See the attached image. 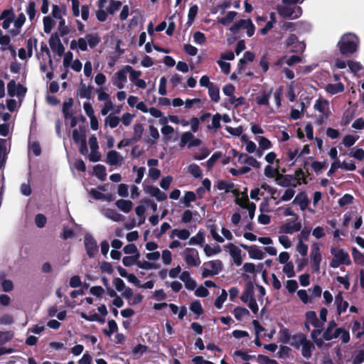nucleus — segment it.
I'll return each mask as SVG.
<instances>
[{
    "label": "nucleus",
    "mask_w": 364,
    "mask_h": 364,
    "mask_svg": "<svg viewBox=\"0 0 364 364\" xmlns=\"http://www.w3.org/2000/svg\"><path fill=\"white\" fill-rule=\"evenodd\" d=\"M60 42V39L57 33H52L49 39V46L53 51L55 50V48Z\"/></svg>",
    "instance_id": "nucleus-61"
},
{
    "label": "nucleus",
    "mask_w": 364,
    "mask_h": 364,
    "mask_svg": "<svg viewBox=\"0 0 364 364\" xmlns=\"http://www.w3.org/2000/svg\"><path fill=\"white\" fill-rule=\"evenodd\" d=\"M264 253L256 245H252L249 250V257L254 259H262Z\"/></svg>",
    "instance_id": "nucleus-25"
},
{
    "label": "nucleus",
    "mask_w": 364,
    "mask_h": 364,
    "mask_svg": "<svg viewBox=\"0 0 364 364\" xmlns=\"http://www.w3.org/2000/svg\"><path fill=\"white\" fill-rule=\"evenodd\" d=\"M205 241V233L202 230H200L196 236H193L190 238L188 241V245H202Z\"/></svg>",
    "instance_id": "nucleus-27"
},
{
    "label": "nucleus",
    "mask_w": 364,
    "mask_h": 364,
    "mask_svg": "<svg viewBox=\"0 0 364 364\" xmlns=\"http://www.w3.org/2000/svg\"><path fill=\"white\" fill-rule=\"evenodd\" d=\"M223 154L221 151L215 152L210 158L206 161L205 166L208 170H211L215 163L222 157Z\"/></svg>",
    "instance_id": "nucleus-39"
},
{
    "label": "nucleus",
    "mask_w": 364,
    "mask_h": 364,
    "mask_svg": "<svg viewBox=\"0 0 364 364\" xmlns=\"http://www.w3.org/2000/svg\"><path fill=\"white\" fill-rule=\"evenodd\" d=\"M254 285L251 281L246 282L245 291L240 296V299L244 303H247L252 299H255L254 296Z\"/></svg>",
    "instance_id": "nucleus-11"
},
{
    "label": "nucleus",
    "mask_w": 364,
    "mask_h": 364,
    "mask_svg": "<svg viewBox=\"0 0 364 364\" xmlns=\"http://www.w3.org/2000/svg\"><path fill=\"white\" fill-rule=\"evenodd\" d=\"M322 259L319 244L314 242L311 247L310 262L314 272H318L320 269V264Z\"/></svg>",
    "instance_id": "nucleus-4"
},
{
    "label": "nucleus",
    "mask_w": 364,
    "mask_h": 364,
    "mask_svg": "<svg viewBox=\"0 0 364 364\" xmlns=\"http://www.w3.org/2000/svg\"><path fill=\"white\" fill-rule=\"evenodd\" d=\"M137 266L139 268L146 269V270L158 269L159 267V265L158 264L150 262L145 261V260H144L143 262H138Z\"/></svg>",
    "instance_id": "nucleus-53"
},
{
    "label": "nucleus",
    "mask_w": 364,
    "mask_h": 364,
    "mask_svg": "<svg viewBox=\"0 0 364 364\" xmlns=\"http://www.w3.org/2000/svg\"><path fill=\"white\" fill-rule=\"evenodd\" d=\"M305 317L307 322L311 323V324L316 328H323V323L318 321L316 313L314 311H307L305 314Z\"/></svg>",
    "instance_id": "nucleus-18"
},
{
    "label": "nucleus",
    "mask_w": 364,
    "mask_h": 364,
    "mask_svg": "<svg viewBox=\"0 0 364 364\" xmlns=\"http://www.w3.org/2000/svg\"><path fill=\"white\" fill-rule=\"evenodd\" d=\"M283 272L286 274V275L289 277H294L295 276V272L294 269V264L292 262H289L285 264L283 267Z\"/></svg>",
    "instance_id": "nucleus-57"
},
{
    "label": "nucleus",
    "mask_w": 364,
    "mask_h": 364,
    "mask_svg": "<svg viewBox=\"0 0 364 364\" xmlns=\"http://www.w3.org/2000/svg\"><path fill=\"white\" fill-rule=\"evenodd\" d=\"M336 326L337 323L335 321L332 320L329 321L327 328L323 333L322 338H318V336L323 331L322 328H316L311 331V338L318 348H321L323 346L324 341H328L332 340L331 334L333 333V328H335Z\"/></svg>",
    "instance_id": "nucleus-2"
},
{
    "label": "nucleus",
    "mask_w": 364,
    "mask_h": 364,
    "mask_svg": "<svg viewBox=\"0 0 364 364\" xmlns=\"http://www.w3.org/2000/svg\"><path fill=\"white\" fill-rule=\"evenodd\" d=\"M208 94L212 101L218 102L220 100V89L215 84H212L208 88Z\"/></svg>",
    "instance_id": "nucleus-26"
},
{
    "label": "nucleus",
    "mask_w": 364,
    "mask_h": 364,
    "mask_svg": "<svg viewBox=\"0 0 364 364\" xmlns=\"http://www.w3.org/2000/svg\"><path fill=\"white\" fill-rule=\"evenodd\" d=\"M331 254L333 257L329 264L331 267L338 268L341 264L347 266L351 264L350 256L343 249L332 247Z\"/></svg>",
    "instance_id": "nucleus-3"
},
{
    "label": "nucleus",
    "mask_w": 364,
    "mask_h": 364,
    "mask_svg": "<svg viewBox=\"0 0 364 364\" xmlns=\"http://www.w3.org/2000/svg\"><path fill=\"white\" fill-rule=\"evenodd\" d=\"M106 216L116 222L121 221L124 219V216L122 214L113 209H107L106 210Z\"/></svg>",
    "instance_id": "nucleus-46"
},
{
    "label": "nucleus",
    "mask_w": 364,
    "mask_h": 364,
    "mask_svg": "<svg viewBox=\"0 0 364 364\" xmlns=\"http://www.w3.org/2000/svg\"><path fill=\"white\" fill-rule=\"evenodd\" d=\"M292 203H298L301 210L307 208L309 204V200L304 192L299 193L294 199Z\"/></svg>",
    "instance_id": "nucleus-16"
},
{
    "label": "nucleus",
    "mask_w": 364,
    "mask_h": 364,
    "mask_svg": "<svg viewBox=\"0 0 364 364\" xmlns=\"http://www.w3.org/2000/svg\"><path fill=\"white\" fill-rule=\"evenodd\" d=\"M207 228L210 230L213 240L220 243H223L224 242L223 237L218 233V227L215 224L207 225Z\"/></svg>",
    "instance_id": "nucleus-32"
},
{
    "label": "nucleus",
    "mask_w": 364,
    "mask_h": 364,
    "mask_svg": "<svg viewBox=\"0 0 364 364\" xmlns=\"http://www.w3.org/2000/svg\"><path fill=\"white\" fill-rule=\"evenodd\" d=\"M233 314L237 321H241L243 317L250 315V311L245 307L237 306L233 311Z\"/></svg>",
    "instance_id": "nucleus-31"
},
{
    "label": "nucleus",
    "mask_w": 364,
    "mask_h": 364,
    "mask_svg": "<svg viewBox=\"0 0 364 364\" xmlns=\"http://www.w3.org/2000/svg\"><path fill=\"white\" fill-rule=\"evenodd\" d=\"M228 297L227 291L225 289L222 290L221 294L218 296L215 300V306L220 309L222 308L223 303L226 301Z\"/></svg>",
    "instance_id": "nucleus-49"
},
{
    "label": "nucleus",
    "mask_w": 364,
    "mask_h": 364,
    "mask_svg": "<svg viewBox=\"0 0 364 364\" xmlns=\"http://www.w3.org/2000/svg\"><path fill=\"white\" fill-rule=\"evenodd\" d=\"M301 354L306 358H309L311 357V352L315 348L314 344L306 339V341L301 345Z\"/></svg>",
    "instance_id": "nucleus-24"
},
{
    "label": "nucleus",
    "mask_w": 364,
    "mask_h": 364,
    "mask_svg": "<svg viewBox=\"0 0 364 364\" xmlns=\"http://www.w3.org/2000/svg\"><path fill=\"white\" fill-rule=\"evenodd\" d=\"M221 114L216 113L212 117L211 124L208 125V129H218L220 127Z\"/></svg>",
    "instance_id": "nucleus-45"
},
{
    "label": "nucleus",
    "mask_w": 364,
    "mask_h": 364,
    "mask_svg": "<svg viewBox=\"0 0 364 364\" xmlns=\"http://www.w3.org/2000/svg\"><path fill=\"white\" fill-rule=\"evenodd\" d=\"M92 90L93 87L91 85L86 86L85 84L81 82L77 90V95L80 98H86L91 100L92 98Z\"/></svg>",
    "instance_id": "nucleus-15"
},
{
    "label": "nucleus",
    "mask_w": 364,
    "mask_h": 364,
    "mask_svg": "<svg viewBox=\"0 0 364 364\" xmlns=\"http://www.w3.org/2000/svg\"><path fill=\"white\" fill-rule=\"evenodd\" d=\"M278 14L284 18L294 19L295 9L287 6H278L277 8Z\"/></svg>",
    "instance_id": "nucleus-17"
},
{
    "label": "nucleus",
    "mask_w": 364,
    "mask_h": 364,
    "mask_svg": "<svg viewBox=\"0 0 364 364\" xmlns=\"http://www.w3.org/2000/svg\"><path fill=\"white\" fill-rule=\"evenodd\" d=\"M117 207L125 213L131 211L133 203L129 200L119 199L115 203Z\"/></svg>",
    "instance_id": "nucleus-22"
},
{
    "label": "nucleus",
    "mask_w": 364,
    "mask_h": 364,
    "mask_svg": "<svg viewBox=\"0 0 364 364\" xmlns=\"http://www.w3.org/2000/svg\"><path fill=\"white\" fill-rule=\"evenodd\" d=\"M291 349L287 346H280L279 351L277 353V355L279 358H286L289 356Z\"/></svg>",
    "instance_id": "nucleus-58"
},
{
    "label": "nucleus",
    "mask_w": 364,
    "mask_h": 364,
    "mask_svg": "<svg viewBox=\"0 0 364 364\" xmlns=\"http://www.w3.org/2000/svg\"><path fill=\"white\" fill-rule=\"evenodd\" d=\"M73 139L75 144L86 140V130L85 127H80V131L77 129L73 130Z\"/></svg>",
    "instance_id": "nucleus-23"
},
{
    "label": "nucleus",
    "mask_w": 364,
    "mask_h": 364,
    "mask_svg": "<svg viewBox=\"0 0 364 364\" xmlns=\"http://www.w3.org/2000/svg\"><path fill=\"white\" fill-rule=\"evenodd\" d=\"M123 157L117 151L111 150L107 154L106 162L110 166L121 164Z\"/></svg>",
    "instance_id": "nucleus-13"
},
{
    "label": "nucleus",
    "mask_w": 364,
    "mask_h": 364,
    "mask_svg": "<svg viewBox=\"0 0 364 364\" xmlns=\"http://www.w3.org/2000/svg\"><path fill=\"white\" fill-rule=\"evenodd\" d=\"M236 204L239 205L242 208H247L248 215L251 220H252L255 217V213L256 210V205L252 202L250 203L247 195L245 194L244 197V203H240V199H235Z\"/></svg>",
    "instance_id": "nucleus-8"
},
{
    "label": "nucleus",
    "mask_w": 364,
    "mask_h": 364,
    "mask_svg": "<svg viewBox=\"0 0 364 364\" xmlns=\"http://www.w3.org/2000/svg\"><path fill=\"white\" fill-rule=\"evenodd\" d=\"M301 229V221H295L291 219L287 220V222L279 227V233L293 234Z\"/></svg>",
    "instance_id": "nucleus-6"
},
{
    "label": "nucleus",
    "mask_w": 364,
    "mask_h": 364,
    "mask_svg": "<svg viewBox=\"0 0 364 364\" xmlns=\"http://www.w3.org/2000/svg\"><path fill=\"white\" fill-rule=\"evenodd\" d=\"M359 45L358 37L351 33L343 34L337 43L340 53L343 55H349L357 51Z\"/></svg>",
    "instance_id": "nucleus-1"
},
{
    "label": "nucleus",
    "mask_w": 364,
    "mask_h": 364,
    "mask_svg": "<svg viewBox=\"0 0 364 364\" xmlns=\"http://www.w3.org/2000/svg\"><path fill=\"white\" fill-rule=\"evenodd\" d=\"M190 309L191 311H193L198 316H200L203 313V307L201 306L200 301L198 300H196L191 304Z\"/></svg>",
    "instance_id": "nucleus-51"
},
{
    "label": "nucleus",
    "mask_w": 364,
    "mask_h": 364,
    "mask_svg": "<svg viewBox=\"0 0 364 364\" xmlns=\"http://www.w3.org/2000/svg\"><path fill=\"white\" fill-rule=\"evenodd\" d=\"M198 11V6L196 4L192 5L190 7L188 14V21H187V23L188 25H191L193 23V21L197 16Z\"/></svg>",
    "instance_id": "nucleus-42"
},
{
    "label": "nucleus",
    "mask_w": 364,
    "mask_h": 364,
    "mask_svg": "<svg viewBox=\"0 0 364 364\" xmlns=\"http://www.w3.org/2000/svg\"><path fill=\"white\" fill-rule=\"evenodd\" d=\"M127 71L124 70V66L122 69L117 71L115 74V80L113 81V85L119 89H122L124 87V83L127 82Z\"/></svg>",
    "instance_id": "nucleus-12"
},
{
    "label": "nucleus",
    "mask_w": 364,
    "mask_h": 364,
    "mask_svg": "<svg viewBox=\"0 0 364 364\" xmlns=\"http://www.w3.org/2000/svg\"><path fill=\"white\" fill-rule=\"evenodd\" d=\"M105 124H108L111 128H115L118 126L120 119L113 114H109L105 119Z\"/></svg>",
    "instance_id": "nucleus-43"
},
{
    "label": "nucleus",
    "mask_w": 364,
    "mask_h": 364,
    "mask_svg": "<svg viewBox=\"0 0 364 364\" xmlns=\"http://www.w3.org/2000/svg\"><path fill=\"white\" fill-rule=\"evenodd\" d=\"M122 2L116 0H110L109 5L107 8V12L110 14H113L116 11L119 10L122 6Z\"/></svg>",
    "instance_id": "nucleus-59"
},
{
    "label": "nucleus",
    "mask_w": 364,
    "mask_h": 364,
    "mask_svg": "<svg viewBox=\"0 0 364 364\" xmlns=\"http://www.w3.org/2000/svg\"><path fill=\"white\" fill-rule=\"evenodd\" d=\"M221 252V248L219 245H215L213 247H211L209 245H206L204 247V252L208 257H210L213 255L218 254Z\"/></svg>",
    "instance_id": "nucleus-50"
},
{
    "label": "nucleus",
    "mask_w": 364,
    "mask_h": 364,
    "mask_svg": "<svg viewBox=\"0 0 364 364\" xmlns=\"http://www.w3.org/2000/svg\"><path fill=\"white\" fill-rule=\"evenodd\" d=\"M149 138L146 140V143L152 146L154 145L159 138V133L158 129L154 125H149Z\"/></svg>",
    "instance_id": "nucleus-21"
},
{
    "label": "nucleus",
    "mask_w": 364,
    "mask_h": 364,
    "mask_svg": "<svg viewBox=\"0 0 364 364\" xmlns=\"http://www.w3.org/2000/svg\"><path fill=\"white\" fill-rule=\"evenodd\" d=\"M295 43H297V45L296 46V48H292L291 50V52H297L299 50L303 52L304 50L306 48L305 43L303 42H299L298 37L296 36V35L290 34L285 41L286 46L289 47Z\"/></svg>",
    "instance_id": "nucleus-9"
},
{
    "label": "nucleus",
    "mask_w": 364,
    "mask_h": 364,
    "mask_svg": "<svg viewBox=\"0 0 364 364\" xmlns=\"http://www.w3.org/2000/svg\"><path fill=\"white\" fill-rule=\"evenodd\" d=\"M343 90L344 85L341 82H338L336 84H329L327 86V91L332 95L342 92Z\"/></svg>",
    "instance_id": "nucleus-40"
},
{
    "label": "nucleus",
    "mask_w": 364,
    "mask_h": 364,
    "mask_svg": "<svg viewBox=\"0 0 364 364\" xmlns=\"http://www.w3.org/2000/svg\"><path fill=\"white\" fill-rule=\"evenodd\" d=\"M291 339L292 341H290L289 345L296 349H299L300 346L306 341V336L302 333H298L291 336Z\"/></svg>",
    "instance_id": "nucleus-19"
},
{
    "label": "nucleus",
    "mask_w": 364,
    "mask_h": 364,
    "mask_svg": "<svg viewBox=\"0 0 364 364\" xmlns=\"http://www.w3.org/2000/svg\"><path fill=\"white\" fill-rule=\"evenodd\" d=\"M144 132V127L141 124L137 123L134 125V135L132 139L134 141H139L143 134Z\"/></svg>",
    "instance_id": "nucleus-35"
},
{
    "label": "nucleus",
    "mask_w": 364,
    "mask_h": 364,
    "mask_svg": "<svg viewBox=\"0 0 364 364\" xmlns=\"http://www.w3.org/2000/svg\"><path fill=\"white\" fill-rule=\"evenodd\" d=\"M14 333L11 331H0V346L12 339Z\"/></svg>",
    "instance_id": "nucleus-48"
},
{
    "label": "nucleus",
    "mask_w": 364,
    "mask_h": 364,
    "mask_svg": "<svg viewBox=\"0 0 364 364\" xmlns=\"http://www.w3.org/2000/svg\"><path fill=\"white\" fill-rule=\"evenodd\" d=\"M85 39L87 40V42L91 48H95L101 41L100 38L97 33L87 34Z\"/></svg>",
    "instance_id": "nucleus-29"
},
{
    "label": "nucleus",
    "mask_w": 364,
    "mask_h": 364,
    "mask_svg": "<svg viewBox=\"0 0 364 364\" xmlns=\"http://www.w3.org/2000/svg\"><path fill=\"white\" fill-rule=\"evenodd\" d=\"M84 243L88 257L90 258L94 257L98 252L96 240L91 235L87 234L84 237Z\"/></svg>",
    "instance_id": "nucleus-7"
},
{
    "label": "nucleus",
    "mask_w": 364,
    "mask_h": 364,
    "mask_svg": "<svg viewBox=\"0 0 364 364\" xmlns=\"http://www.w3.org/2000/svg\"><path fill=\"white\" fill-rule=\"evenodd\" d=\"M196 200V195L193 191H187L183 198V203L186 207H190V203L193 202Z\"/></svg>",
    "instance_id": "nucleus-54"
},
{
    "label": "nucleus",
    "mask_w": 364,
    "mask_h": 364,
    "mask_svg": "<svg viewBox=\"0 0 364 364\" xmlns=\"http://www.w3.org/2000/svg\"><path fill=\"white\" fill-rule=\"evenodd\" d=\"M289 175L279 174L276 177V181H277V183L281 186H284V187L289 186L290 184V180L289 178Z\"/></svg>",
    "instance_id": "nucleus-60"
},
{
    "label": "nucleus",
    "mask_w": 364,
    "mask_h": 364,
    "mask_svg": "<svg viewBox=\"0 0 364 364\" xmlns=\"http://www.w3.org/2000/svg\"><path fill=\"white\" fill-rule=\"evenodd\" d=\"M43 30L46 33H50L54 27L55 22L49 16H45L43 20Z\"/></svg>",
    "instance_id": "nucleus-37"
},
{
    "label": "nucleus",
    "mask_w": 364,
    "mask_h": 364,
    "mask_svg": "<svg viewBox=\"0 0 364 364\" xmlns=\"http://www.w3.org/2000/svg\"><path fill=\"white\" fill-rule=\"evenodd\" d=\"M174 236H177L179 239L185 240L189 237L190 232L187 229H173L171 232V237H173Z\"/></svg>",
    "instance_id": "nucleus-33"
},
{
    "label": "nucleus",
    "mask_w": 364,
    "mask_h": 364,
    "mask_svg": "<svg viewBox=\"0 0 364 364\" xmlns=\"http://www.w3.org/2000/svg\"><path fill=\"white\" fill-rule=\"evenodd\" d=\"M193 138V134L190 132L183 133L181 136L180 146L183 147L188 143L189 144Z\"/></svg>",
    "instance_id": "nucleus-55"
},
{
    "label": "nucleus",
    "mask_w": 364,
    "mask_h": 364,
    "mask_svg": "<svg viewBox=\"0 0 364 364\" xmlns=\"http://www.w3.org/2000/svg\"><path fill=\"white\" fill-rule=\"evenodd\" d=\"M352 256L355 264L364 266V253L353 247H352Z\"/></svg>",
    "instance_id": "nucleus-28"
},
{
    "label": "nucleus",
    "mask_w": 364,
    "mask_h": 364,
    "mask_svg": "<svg viewBox=\"0 0 364 364\" xmlns=\"http://www.w3.org/2000/svg\"><path fill=\"white\" fill-rule=\"evenodd\" d=\"M37 38L31 37L26 41L27 55L28 58H31L33 55V47L37 50Z\"/></svg>",
    "instance_id": "nucleus-38"
},
{
    "label": "nucleus",
    "mask_w": 364,
    "mask_h": 364,
    "mask_svg": "<svg viewBox=\"0 0 364 364\" xmlns=\"http://www.w3.org/2000/svg\"><path fill=\"white\" fill-rule=\"evenodd\" d=\"M236 15V11H229L225 16L218 19V23L223 24V26H227L232 22Z\"/></svg>",
    "instance_id": "nucleus-41"
},
{
    "label": "nucleus",
    "mask_w": 364,
    "mask_h": 364,
    "mask_svg": "<svg viewBox=\"0 0 364 364\" xmlns=\"http://www.w3.org/2000/svg\"><path fill=\"white\" fill-rule=\"evenodd\" d=\"M124 70L127 73H129V79L132 82H135L141 75V72L140 70H135L130 65H125Z\"/></svg>",
    "instance_id": "nucleus-36"
},
{
    "label": "nucleus",
    "mask_w": 364,
    "mask_h": 364,
    "mask_svg": "<svg viewBox=\"0 0 364 364\" xmlns=\"http://www.w3.org/2000/svg\"><path fill=\"white\" fill-rule=\"evenodd\" d=\"M335 302L337 307L338 314L340 315L347 310L348 307V301L343 300V293L341 291L338 292V294L336 296Z\"/></svg>",
    "instance_id": "nucleus-14"
},
{
    "label": "nucleus",
    "mask_w": 364,
    "mask_h": 364,
    "mask_svg": "<svg viewBox=\"0 0 364 364\" xmlns=\"http://www.w3.org/2000/svg\"><path fill=\"white\" fill-rule=\"evenodd\" d=\"M46 217L42 213H38L35 216V223L39 228H44L46 224Z\"/></svg>",
    "instance_id": "nucleus-63"
},
{
    "label": "nucleus",
    "mask_w": 364,
    "mask_h": 364,
    "mask_svg": "<svg viewBox=\"0 0 364 364\" xmlns=\"http://www.w3.org/2000/svg\"><path fill=\"white\" fill-rule=\"evenodd\" d=\"M364 362V350H359L353 356V364H361Z\"/></svg>",
    "instance_id": "nucleus-64"
},
{
    "label": "nucleus",
    "mask_w": 364,
    "mask_h": 364,
    "mask_svg": "<svg viewBox=\"0 0 364 364\" xmlns=\"http://www.w3.org/2000/svg\"><path fill=\"white\" fill-rule=\"evenodd\" d=\"M185 261L188 266L198 267L200 260L198 255V252L195 248L186 247L184 251Z\"/></svg>",
    "instance_id": "nucleus-5"
},
{
    "label": "nucleus",
    "mask_w": 364,
    "mask_h": 364,
    "mask_svg": "<svg viewBox=\"0 0 364 364\" xmlns=\"http://www.w3.org/2000/svg\"><path fill=\"white\" fill-rule=\"evenodd\" d=\"M188 172L196 178H202V171L200 166L196 164L189 165Z\"/></svg>",
    "instance_id": "nucleus-47"
},
{
    "label": "nucleus",
    "mask_w": 364,
    "mask_h": 364,
    "mask_svg": "<svg viewBox=\"0 0 364 364\" xmlns=\"http://www.w3.org/2000/svg\"><path fill=\"white\" fill-rule=\"evenodd\" d=\"M353 196L350 194L346 193L338 200V205L341 207H344L346 205L351 204L353 203Z\"/></svg>",
    "instance_id": "nucleus-56"
},
{
    "label": "nucleus",
    "mask_w": 364,
    "mask_h": 364,
    "mask_svg": "<svg viewBox=\"0 0 364 364\" xmlns=\"http://www.w3.org/2000/svg\"><path fill=\"white\" fill-rule=\"evenodd\" d=\"M227 247L229 249L230 255L232 257L235 264L237 266L241 265L242 262L241 250L232 243H229Z\"/></svg>",
    "instance_id": "nucleus-10"
},
{
    "label": "nucleus",
    "mask_w": 364,
    "mask_h": 364,
    "mask_svg": "<svg viewBox=\"0 0 364 364\" xmlns=\"http://www.w3.org/2000/svg\"><path fill=\"white\" fill-rule=\"evenodd\" d=\"M235 186V184L232 182H227L225 181H220L216 185V188L218 190H225L226 192H230Z\"/></svg>",
    "instance_id": "nucleus-52"
},
{
    "label": "nucleus",
    "mask_w": 364,
    "mask_h": 364,
    "mask_svg": "<svg viewBox=\"0 0 364 364\" xmlns=\"http://www.w3.org/2000/svg\"><path fill=\"white\" fill-rule=\"evenodd\" d=\"M94 172L95 175L101 181H105L106 179L107 173L106 168L104 165L97 164L94 166Z\"/></svg>",
    "instance_id": "nucleus-30"
},
{
    "label": "nucleus",
    "mask_w": 364,
    "mask_h": 364,
    "mask_svg": "<svg viewBox=\"0 0 364 364\" xmlns=\"http://www.w3.org/2000/svg\"><path fill=\"white\" fill-rule=\"evenodd\" d=\"M80 316L88 321H97L101 323H104L105 320L104 318L100 317L97 313H94L90 315H87V314L82 312L80 314Z\"/></svg>",
    "instance_id": "nucleus-34"
},
{
    "label": "nucleus",
    "mask_w": 364,
    "mask_h": 364,
    "mask_svg": "<svg viewBox=\"0 0 364 364\" xmlns=\"http://www.w3.org/2000/svg\"><path fill=\"white\" fill-rule=\"evenodd\" d=\"M291 335L289 329L284 327L283 325H280V329L279 331V342L282 343H289Z\"/></svg>",
    "instance_id": "nucleus-20"
},
{
    "label": "nucleus",
    "mask_w": 364,
    "mask_h": 364,
    "mask_svg": "<svg viewBox=\"0 0 364 364\" xmlns=\"http://www.w3.org/2000/svg\"><path fill=\"white\" fill-rule=\"evenodd\" d=\"M256 139L259 143V147L260 149H270L272 146L271 141L264 136H259Z\"/></svg>",
    "instance_id": "nucleus-44"
},
{
    "label": "nucleus",
    "mask_w": 364,
    "mask_h": 364,
    "mask_svg": "<svg viewBox=\"0 0 364 364\" xmlns=\"http://www.w3.org/2000/svg\"><path fill=\"white\" fill-rule=\"evenodd\" d=\"M193 37L195 43L199 45L205 43L207 40L205 35L200 31H196Z\"/></svg>",
    "instance_id": "nucleus-62"
}]
</instances>
